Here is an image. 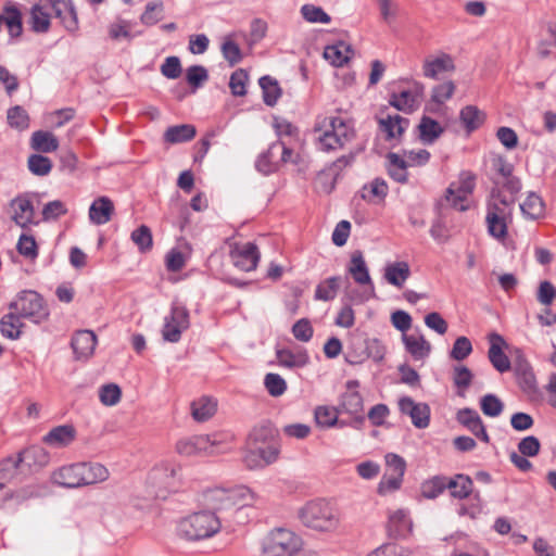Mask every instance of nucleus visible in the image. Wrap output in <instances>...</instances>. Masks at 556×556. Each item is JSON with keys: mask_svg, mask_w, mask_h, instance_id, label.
Here are the masks:
<instances>
[{"mask_svg": "<svg viewBox=\"0 0 556 556\" xmlns=\"http://www.w3.org/2000/svg\"><path fill=\"white\" fill-rule=\"evenodd\" d=\"M388 161V174L392 179L397 182L404 184L407 181V163L406 161L396 153L390 152L387 154Z\"/></svg>", "mask_w": 556, "mask_h": 556, "instance_id": "obj_39", "label": "nucleus"}, {"mask_svg": "<svg viewBox=\"0 0 556 556\" xmlns=\"http://www.w3.org/2000/svg\"><path fill=\"white\" fill-rule=\"evenodd\" d=\"M230 258L237 268L251 271L257 266L260 252L256 244L252 242L235 244L230 250Z\"/></svg>", "mask_w": 556, "mask_h": 556, "instance_id": "obj_15", "label": "nucleus"}, {"mask_svg": "<svg viewBox=\"0 0 556 556\" xmlns=\"http://www.w3.org/2000/svg\"><path fill=\"white\" fill-rule=\"evenodd\" d=\"M249 79L248 73L243 68L236 70L229 80L231 93L236 97H243L247 93L245 85Z\"/></svg>", "mask_w": 556, "mask_h": 556, "instance_id": "obj_62", "label": "nucleus"}, {"mask_svg": "<svg viewBox=\"0 0 556 556\" xmlns=\"http://www.w3.org/2000/svg\"><path fill=\"white\" fill-rule=\"evenodd\" d=\"M54 16L71 33L78 29L77 13L71 0H38L30 11L31 29L46 33L50 28V20Z\"/></svg>", "mask_w": 556, "mask_h": 556, "instance_id": "obj_1", "label": "nucleus"}, {"mask_svg": "<svg viewBox=\"0 0 556 556\" xmlns=\"http://www.w3.org/2000/svg\"><path fill=\"white\" fill-rule=\"evenodd\" d=\"M286 163L298 164L299 155L285 141L277 140L260 154L255 167L260 173L269 175L277 172Z\"/></svg>", "mask_w": 556, "mask_h": 556, "instance_id": "obj_8", "label": "nucleus"}, {"mask_svg": "<svg viewBox=\"0 0 556 556\" xmlns=\"http://www.w3.org/2000/svg\"><path fill=\"white\" fill-rule=\"evenodd\" d=\"M130 238L141 253L151 251L153 247V238L151 229L148 226L141 225L135 229L131 232Z\"/></svg>", "mask_w": 556, "mask_h": 556, "instance_id": "obj_50", "label": "nucleus"}, {"mask_svg": "<svg viewBox=\"0 0 556 556\" xmlns=\"http://www.w3.org/2000/svg\"><path fill=\"white\" fill-rule=\"evenodd\" d=\"M455 89L456 86L452 80L437 85L431 90V101L437 104H443L453 97Z\"/></svg>", "mask_w": 556, "mask_h": 556, "instance_id": "obj_60", "label": "nucleus"}, {"mask_svg": "<svg viewBox=\"0 0 556 556\" xmlns=\"http://www.w3.org/2000/svg\"><path fill=\"white\" fill-rule=\"evenodd\" d=\"M189 312L188 309L178 302H174L172 305L169 316L165 317L164 327L162 334L164 340L168 342H178L181 337V332L189 328Z\"/></svg>", "mask_w": 556, "mask_h": 556, "instance_id": "obj_11", "label": "nucleus"}, {"mask_svg": "<svg viewBox=\"0 0 556 556\" xmlns=\"http://www.w3.org/2000/svg\"><path fill=\"white\" fill-rule=\"evenodd\" d=\"M379 130L384 135L386 141L401 142L409 126V119L399 114H387L378 118Z\"/></svg>", "mask_w": 556, "mask_h": 556, "instance_id": "obj_17", "label": "nucleus"}, {"mask_svg": "<svg viewBox=\"0 0 556 556\" xmlns=\"http://www.w3.org/2000/svg\"><path fill=\"white\" fill-rule=\"evenodd\" d=\"M349 274L358 285H369L371 287V295H374V285L369 276V271L361 251L353 252L348 267Z\"/></svg>", "mask_w": 556, "mask_h": 556, "instance_id": "obj_27", "label": "nucleus"}, {"mask_svg": "<svg viewBox=\"0 0 556 556\" xmlns=\"http://www.w3.org/2000/svg\"><path fill=\"white\" fill-rule=\"evenodd\" d=\"M402 340L406 351L415 361H422L429 356L431 344L422 334L403 333Z\"/></svg>", "mask_w": 556, "mask_h": 556, "instance_id": "obj_26", "label": "nucleus"}, {"mask_svg": "<svg viewBox=\"0 0 556 556\" xmlns=\"http://www.w3.org/2000/svg\"><path fill=\"white\" fill-rule=\"evenodd\" d=\"M220 434H194L182 438L176 443V452L181 456L215 455L226 452Z\"/></svg>", "mask_w": 556, "mask_h": 556, "instance_id": "obj_7", "label": "nucleus"}, {"mask_svg": "<svg viewBox=\"0 0 556 556\" xmlns=\"http://www.w3.org/2000/svg\"><path fill=\"white\" fill-rule=\"evenodd\" d=\"M341 278L340 277H330L324 281H321L315 290V299L321 301H330L333 300L338 293L340 288Z\"/></svg>", "mask_w": 556, "mask_h": 556, "instance_id": "obj_46", "label": "nucleus"}, {"mask_svg": "<svg viewBox=\"0 0 556 556\" xmlns=\"http://www.w3.org/2000/svg\"><path fill=\"white\" fill-rule=\"evenodd\" d=\"M264 386L274 397L281 396L287 391L286 380L280 375L274 372H268L265 376Z\"/></svg>", "mask_w": 556, "mask_h": 556, "instance_id": "obj_58", "label": "nucleus"}, {"mask_svg": "<svg viewBox=\"0 0 556 556\" xmlns=\"http://www.w3.org/2000/svg\"><path fill=\"white\" fill-rule=\"evenodd\" d=\"M456 419L466 427L477 439L484 443L490 442V437L485 430V426L479 414L471 408H463L458 410Z\"/></svg>", "mask_w": 556, "mask_h": 556, "instance_id": "obj_23", "label": "nucleus"}, {"mask_svg": "<svg viewBox=\"0 0 556 556\" xmlns=\"http://www.w3.org/2000/svg\"><path fill=\"white\" fill-rule=\"evenodd\" d=\"M473 482L465 475H456L454 478H448L447 490H450L453 497L463 500L472 492Z\"/></svg>", "mask_w": 556, "mask_h": 556, "instance_id": "obj_43", "label": "nucleus"}, {"mask_svg": "<svg viewBox=\"0 0 556 556\" xmlns=\"http://www.w3.org/2000/svg\"><path fill=\"white\" fill-rule=\"evenodd\" d=\"M22 473V467L16 456H9L0 460V480L8 481Z\"/></svg>", "mask_w": 556, "mask_h": 556, "instance_id": "obj_55", "label": "nucleus"}, {"mask_svg": "<svg viewBox=\"0 0 556 556\" xmlns=\"http://www.w3.org/2000/svg\"><path fill=\"white\" fill-rule=\"evenodd\" d=\"M514 200H507L501 193L493 194L486 204L485 224L488 233L504 241L508 235V225L513 222Z\"/></svg>", "mask_w": 556, "mask_h": 556, "instance_id": "obj_4", "label": "nucleus"}, {"mask_svg": "<svg viewBox=\"0 0 556 556\" xmlns=\"http://www.w3.org/2000/svg\"><path fill=\"white\" fill-rule=\"evenodd\" d=\"M220 529L219 517L211 510L194 513L179 522L180 533L190 541L208 539Z\"/></svg>", "mask_w": 556, "mask_h": 556, "instance_id": "obj_5", "label": "nucleus"}, {"mask_svg": "<svg viewBox=\"0 0 556 556\" xmlns=\"http://www.w3.org/2000/svg\"><path fill=\"white\" fill-rule=\"evenodd\" d=\"M448 478L435 476L421 484V494L426 498H435L447 489Z\"/></svg>", "mask_w": 556, "mask_h": 556, "instance_id": "obj_48", "label": "nucleus"}, {"mask_svg": "<svg viewBox=\"0 0 556 556\" xmlns=\"http://www.w3.org/2000/svg\"><path fill=\"white\" fill-rule=\"evenodd\" d=\"M399 409L402 414L410 417L412 424L418 429H425L430 422V407L426 403H416L409 396H402L399 400Z\"/></svg>", "mask_w": 556, "mask_h": 556, "instance_id": "obj_16", "label": "nucleus"}, {"mask_svg": "<svg viewBox=\"0 0 556 556\" xmlns=\"http://www.w3.org/2000/svg\"><path fill=\"white\" fill-rule=\"evenodd\" d=\"M81 485L94 484L108 480L110 472L99 463H79Z\"/></svg>", "mask_w": 556, "mask_h": 556, "instance_id": "obj_29", "label": "nucleus"}, {"mask_svg": "<svg viewBox=\"0 0 556 556\" xmlns=\"http://www.w3.org/2000/svg\"><path fill=\"white\" fill-rule=\"evenodd\" d=\"M3 22L12 37H18L22 34V15L15 7L4 9Z\"/></svg>", "mask_w": 556, "mask_h": 556, "instance_id": "obj_52", "label": "nucleus"}, {"mask_svg": "<svg viewBox=\"0 0 556 556\" xmlns=\"http://www.w3.org/2000/svg\"><path fill=\"white\" fill-rule=\"evenodd\" d=\"M206 504L213 509V513L228 510L232 508L230 496L226 489H214L205 494Z\"/></svg>", "mask_w": 556, "mask_h": 556, "instance_id": "obj_42", "label": "nucleus"}, {"mask_svg": "<svg viewBox=\"0 0 556 556\" xmlns=\"http://www.w3.org/2000/svg\"><path fill=\"white\" fill-rule=\"evenodd\" d=\"M520 210L526 218L535 220L544 216L545 205L541 197L531 192L520 204Z\"/></svg>", "mask_w": 556, "mask_h": 556, "instance_id": "obj_41", "label": "nucleus"}, {"mask_svg": "<svg viewBox=\"0 0 556 556\" xmlns=\"http://www.w3.org/2000/svg\"><path fill=\"white\" fill-rule=\"evenodd\" d=\"M338 408L340 414H346L351 417L353 428L362 429L365 422V415L363 397L359 392L346 391L343 393Z\"/></svg>", "mask_w": 556, "mask_h": 556, "instance_id": "obj_14", "label": "nucleus"}, {"mask_svg": "<svg viewBox=\"0 0 556 556\" xmlns=\"http://www.w3.org/2000/svg\"><path fill=\"white\" fill-rule=\"evenodd\" d=\"M425 86L419 81H413L408 88H401L390 94L389 103L404 113L414 112L422 101Z\"/></svg>", "mask_w": 556, "mask_h": 556, "instance_id": "obj_12", "label": "nucleus"}, {"mask_svg": "<svg viewBox=\"0 0 556 556\" xmlns=\"http://www.w3.org/2000/svg\"><path fill=\"white\" fill-rule=\"evenodd\" d=\"M455 71L453 58L444 52L438 55H429L422 62V75L426 78L439 79L441 74Z\"/></svg>", "mask_w": 556, "mask_h": 556, "instance_id": "obj_19", "label": "nucleus"}, {"mask_svg": "<svg viewBox=\"0 0 556 556\" xmlns=\"http://www.w3.org/2000/svg\"><path fill=\"white\" fill-rule=\"evenodd\" d=\"M217 409V402L210 396H202L191 403V414L197 421H206Z\"/></svg>", "mask_w": 556, "mask_h": 556, "instance_id": "obj_35", "label": "nucleus"}, {"mask_svg": "<svg viewBox=\"0 0 556 556\" xmlns=\"http://www.w3.org/2000/svg\"><path fill=\"white\" fill-rule=\"evenodd\" d=\"M389 187L384 179L375 178L369 185L363 187L362 198L371 203L381 202L388 194Z\"/></svg>", "mask_w": 556, "mask_h": 556, "instance_id": "obj_40", "label": "nucleus"}, {"mask_svg": "<svg viewBox=\"0 0 556 556\" xmlns=\"http://www.w3.org/2000/svg\"><path fill=\"white\" fill-rule=\"evenodd\" d=\"M301 14L303 18L309 23H323L328 24L331 22V17L320 7L314 4H304L301 8Z\"/></svg>", "mask_w": 556, "mask_h": 556, "instance_id": "obj_57", "label": "nucleus"}, {"mask_svg": "<svg viewBox=\"0 0 556 556\" xmlns=\"http://www.w3.org/2000/svg\"><path fill=\"white\" fill-rule=\"evenodd\" d=\"M76 439V429L72 425H62L52 428L43 438V443L55 447H66Z\"/></svg>", "mask_w": 556, "mask_h": 556, "instance_id": "obj_24", "label": "nucleus"}, {"mask_svg": "<svg viewBox=\"0 0 556 556\" xmlns=\"http://www.w3.org/2000/svg\"><path fill=\"white\" fill-rule=\"evenodd\" d=\"M114 213V204L108 197H99L89 207V219L94 225H104L109 223Z\"/></svg>", "mask_w": 556, "mask_h": 556, "instance_id": "obj_25", "label": "nucleus"}, {"mask_svg": "<svg viewBox=\"0 0 556 556\" xmlns=\"http://www.w3.org/2000/svg\"><path fill=\"white\" fill-rule=\"evenodd\" d=\"M30 147L37 152L50 153L59 148V140L50 131L37 130L31 135Z\"/></svg>", "mask_w": 556, "mask_h": 556, "instance_id": "obj_33", "label": "nucleus"}, {"mask_svg": "<svg viewBox=\"0 0 556 556\" xmlns=\"http://www.w3.org/2000/svg\"><path fill=\"white\" fill-rule=\"evenodd\" d=\"M274 439V429L270 426L262 425L255 427L248 437V446L258 447L260 444H268Z\"/></svg>", "mask_w": 556, "mask_h": 556, "instance_id": "obj_51", "label": "nucleus"}, {"mask_svg": "<svg viewBox=\"0 0 556 556\" xmlns=\"http://www.w3.org/2000/svg\"><path fill=\"white\" fill-rule=\"evenodd\" d=\"M9 309L36 324L41 323L49 316L43 299L39 293L30 290L21 292L17 299L9 304Z\"/></svg>", "mask_w": 556, "mask_h": 556, "instance_id": "obj_9", "label": "nucleus"}, {"mask_svg": "<svg viewBox=\"0 0 556 556\" xmlns=\"http://www.w3.org/2000/svg\"><path fill=\"white\" fill-rule=\"evenodd\" d=\"M293 533L286 529H276L265 539L263 544L264 556H285L294 547Z\"/></svg>", "mask_w": 556, "mask_h": 556, "instance_id": "obj_13", "label": "nucleus"}, {"mask_svg": "<svg viewBox=\"0 0 556 556\" xmlns=\"http://www.w3.org/2000/svg\"><path fill=\"white\" fill-rule=\"evenodd\" d=\"M22 475L38 470L50 462L49 453L39 445L29 446L17 454Z\"/></svg>", "mask_w": 556, "mask_h": 556, "instance_id": "obj_18", "label": "nucleus"}, {"mask_svg": "<svg viewBox=\"0 0 556 556\" xmlns=\"http://www.w3.org/2000/svg\"><path fill=\"white\" fill-rule=\"evenodd\" d=\"M28 168L37 176H46L52 169V162L49 157L41 154H33L28 157Z\"/></svg>", "mask_w": 556, "mask_h": 556, "instance_id": "obj_59", "label": "nucleus"}, {"mask_svg": "<svg viewBox=\"0 0 556 556\" xmlns=\"http://www.w3.org/2000/svg\"><path fill=\"white\" fill-rule=\"evenodd\" d=\"M258 83L263 91V100L265 104L274 106L281 96V89L278 81L270 76H263L260 78Z\"/></svg>", "mask_w": 556, "mask_h": 556, "instance_id": "obj_45", "label": "nucleus"}, {"mask_svg": "<svg viewBox=\"0 0 556 556\" xmlns=\"http://www.w3.org/2000/svg\"><path fill=\"white\" fill-rule=\"evenodd\" d=\"M195 134V127L190 124L170 126L164 134V140L168 143L186 142L192 140Z\"/></svg>", "mask_w": 556, "mask_h": 556, "instance_id": "obj_38", "label": "nucleus"}, {"mask_svg": "<svg viewBox=\"0 0 556 556\" xmlns=\"http://www.w3.org/2000/svg\"><path fill=\"white\" fill-rule=\"evenodd\" d=\"M7 118L9 125L16 129L24 130L29 126V117L27 112L18 105L11 108L8 111Z\"/></svg>", "mask_w": 556, "mask_h": 556, "instance_id": "obj_61", "label": "nucleus"}, {"mask_svg": "<svg viewBox=\"0 0 556 556\" xmlns=\"http://www.w3.org/2000/svg\"><path fill=\"white\" fill-rule=\"evenodd\" d=\"M230 503L233 507L250 506L255 501L254 493L245 485H238L228 490Z\"/></svg>", "mask_w": 556, "mask_h": 556, "instance_id": "obj_49", "label": "nucleus"}, {"mask_svg": "<svg viewBox=\"0 0 556 556\" xmlns=\"http://www.w3.org/2000/svg\"><path fill=\"white\" fill-rule=\"evenodd\" d=\"M352 55L353 50L351 46L343 41L327 46L324 51V58L337 67L343 66L348 63Z\"/></svg>", "mask_w": 556, "mask_h": 556, "instance_id": "obj_32", "label": "nucleus"}, {"mask_svg": "<svg viewBox=\"0 0 556 556\" xmlns=\"http://www.w3.org/2000/svg\"><path fill=\"white\" fill-rule=\"evenodd\" d=\"M386 348L380 340L376 338H367L363 333H354L351 336L345 361L351 365H359L371 358L379 363L384 358Z\"/></svg>", "mask_w": 556, "mask_h": 556, "instance_id": "obj_6", "label": "nucleus"}, {"mask_svg": "<svg viewBox=\"0 0 556 556\" xmlns=\"http://www.w3.org/2000/svg\"><path fill=\"white\" fill-rule=\"evenodd\" d=\"M277 363L286 368H301L308 364L309 356L305 350L292 352L288 349H280L276 351Z\"/></svg>", "mask_w": 556, "mask_h": 556, "instance_id": "obj_30", "label": "nucleus"}, {"mask_svg": "<svg viewBox=\"0 0 556 556\" xmlns=\"http://www.w3.org/2000/svg\"><path fill=\"white\" fill-rule=\"evenodd\" d=\"M480 408L485 416L497 417L504 409L503 402L494 394H485L480 400Z\"/></svg>", "mask_w": 556, "mask_h": 556, "instance_id": "obj_56", "label": "nucleus"}, {"mask_svg": "<svg viewBox=\"0 0 556 556\" xmlns=\"http://www.w3.org/2000/svg\"><path fill=\"white\" fill-rule=\"evenodd\" d=\"M71 345L77 361H87L94 352L97 336L91 330H78L74 333Z\"/></svg>", "mask_w": 556, "mask_h": 556, "instance_id": "obj_20", "label": "nucleus"}, {"mask_svg": "<svg viewBox=\"0 0 556 556\" xmlns=\"http://www.w3.org/2000/svg\"><path fill=\"white\" fill-rule=\"evenodd\" d=\"M472 352V344L467 337H458L452 348L450 353L451 357L455 361H464L467 358Z\"/></svg>", "mask_w": 556, "mask_h": 556, "instance_id": "obj_64", "label": "nucleus"}, {"mask_svg": "<svg viewBox=\"0 0 556 556\" xmlns=\"http://www.w3.org/2000/svg\"><path fill=\"white\" fill-rule=\"evenodd\" d=\"M21 316L16 314L14 311H10V313L2 316L0 319V332L3 337L16 340L22 334L23 323L21 321Z\"/></svg>", "mask_w": 556, "mask_h": 556, "instance_id": "obj_37", "label": "nucleus"}, {"mask_svg": "<svg viewBox=\"0 0 556 556\" xmlns=\"http://www.w3.org/2000/svg\"><path fill=\"white\" fill-rule=\"evenodd\" d=\"M476 187V176L469 170L459 174L457 181L452 182L446 189L445 200L458 211L468 208V197L473 192Z\"/></svg>", "mask_w": 556, "mask_h": 556, "instance_id": "obj_10", "label": "nucleus"}, {"mask_svg": "<svg viewBox=\"0 0 556 556\" xmlns=\"http://www.w3.org/2000/svg\"><path fill=\"white\" fill-rule=\"evenodd\" d=\"M340 415L338 407L317 406L315 408L314 417L316 424L321 428H331L338 422Z\"/></svg>", "mask_w": 556, "mask_h": 556, "instance_id": "obj_47", "label": "nucleus"}, {"mask_svg": "<svg viewBox=\"0 0 556 556\" xmlns=\"http://www.w3.org/2000/svg\"><path fill=\"white\" fill-rule=\"evenodd\" d=\"M316 147L323 152H331L344 148L354 140L356 131L349 118L341 116H325L314 126Z\"/></svg>", "mask_w": 556, "mask_h": 556, "instance_id": "obj_2", "label": "nucleus"}, {"mask_svg": "<svg viewBox=\"0 0 556 556\" xmlns=\"http://www.w3.org/2000/svg\"><path fill=\"white\" fill-rule=\"evenodd\" d=\"M164 4L162 1H151L146 5L144 12L141 14L142 24L152 26L163 18Z\"/></svg>", "mask_w": 556, "mask_h": 556, "instance_id": "obj_53", "label": "nucleus"}, {"mask_svg": "<svg viewBox=\"0 0 556 556\" xmlns=\"http://www.w3.org/2000/svg\"><path fill=\"white\" fill-rule=\"evenodd\" d=\"M301 522L313 530L330 532L338 528V509L326 500H314L304 504L298 511Z\"/></svg>", "mask_w": 556, "mask_h": 556, "instance_id": "obj_3", "label": "nucleus"}, {"mask_svg": "<svg viewBox=\"0 0 556 556\" xmlns=\"http://www.w3.org/2000/svg\"><path fill=\"white\" fill-rule=\"evenodd\" d=\"M490 349L488 357L493 367L500 372H506L510 370V361L508 356L503 352V348L506 346L504 338L497 332L489 334Z\"/></svg>", "mask_w": 556, "mask_h": 556, "instance_id": "obj_21", "label": "nucleus"}, {"mask_svg": "<svg viewBox=\"0 0 556 556\" xmlns=\"http://www.w3.org/2000/svg\"><path fill=\"white\" fill-rule=\"evenodd\" d=\"M459 118L468 131L478 129L484 122L485 114L476 105H466L460 110Z\"/></svg>", "mask_w": 556, "mask_h": 556, "instance_id": "obj_44", "label": "nucleus"}, {"mask_svg": "<svg viewBox=\"0 0 556 556\" xmlns=\"http://www.w3.org/2000/svg\"><path fill=\"white\" fill-rule=\"evenodd\" d=\"M122 390L115 383H109L101 387L99 397L103 405L114 406L121 401Z\"/></svg>", "mask_w": 556, "mask_h": 556, "instance_id": "obj_63", "label": "nucleus"}, {"mask_svg": "<svg viewBox=\"0 0 556 556\" xmlns=\"http://www.w3.org/2000/svg\"><path fill=\"white\" fill-rule=\"evenodd\" d=\"M179 470V467H175L169 463H164L153 468L151 471V478L153 480L164 479L165 485L169 488L174 485L175 477Z\"/></svg>", "mask_w": 556, "mask_h": 556, "instance_id": "obj_54", "label": "nucleus"}, {"mask_svg": "<svg viewBox=\"0 0 556 556\" xmlns=\"http://www.w3.org/2000/svg\"><path fill=\"white\" fill-rule=\"evenodd\" d=\"M410 275V268L406 262H395L387 265L384 269L386 280L395 287L401 288Z\"/></svg>", "mask_w": 556, "mask_h": 556, "instance_id": "obj_36", "label": "nucleus"}, {"mask_svg": "<svg viewBox=\"0 0 556 556\" xmlns=\"http://www.w3.org/2000/svg\"><path fill=\"white\" fill-rule=\"evenodd\" d=\"M420 140L426 144L433 143L444 131V128L433 118L424 115L418 125Z\"/></svg>", "mask_w": 556, "mask_h": 556, "instance_id": "obj_34", "label": "nucleus"}, {"mask_svg": "<svg viewBox=\"0 0 556 556\" xmlns=\"http://www.w3.org/2000/svg\"><path fill=\"white\" fill-rule=\"evenodd\" d=\"M389 534L399 539L406 536L412 530V521L403 509H399L389 516Z\"/></svg>", "mask_w": 556, "mask_h": 556, "instance_id": "obj_31", "label": "nucleus"}, {"mask_svg": "<svg viewBox=\"0 0 556 556\" xmlns=\"http://www.w3.org/2000/svg\"><path fill=\"white\" fill-rule=\"evenodd\" d=\"M11 218L14 223L25 228L33 224L35 211L33 202L26 195H18L10 202Z\"/></svg>", "mask_w": 556, "mask_h": 556, "instance_id": "obj_22", "label": "nucleus"}, {"mask_svg": "<svg viewBox=\"0 0 556 556\" xmlns=\"http://www.w3.org/2000/svg\"><path fill=\"white\" fill-rule=\"evenodd\" d=\"M80 476V464L78 463L61 467L53 472L52 479L61 486L74 489L83 486Z\"/></svg>", "mask_w": 556, "mask_h": 556, "instance_id": "obj_28", "label": "nucleus"}]
</instances>
